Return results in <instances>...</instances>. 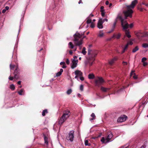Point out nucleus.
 Masks as SVG:
<instances>
[{
	"mask_svg": "<svg viewBox=\"0 0 148 148\" xmlns=\"http://www.w3.org/2000/svg\"><path fill=\"white\" fill-rule=\"evenodd\" d=\"M138 2V0H134L132 1L130 5H126L127 10L123 12L125 19H127V17H129L130 18L132 17V14L133 12L132 9L134 8Z\"/></svg>",
	"mask_w": 148,
	"mask_h": 148,
	"instance_id": "obj_1",
	"label": "nucleus"
},
{
	"mask_svg": "<svg viewBox=\"0 0 148 148\" xmlns=\"http://www.w3.org/2000/svg\"><path fill=\"white\" fill-rule=\"evenodd\" d=\"M88 54L90 55L88 59L85 62V64L86 65L89 64L90 66L92 65L93 63L95 60L94 57L97 54V53L94 50H92L90 49H89L88 51Z\"/></svg>",
	"mask_w": 148,
	"mask_h": 148,
	"instance_id": "obj_2",
	"label": "nucleus"
},
{
	"mask_svg": "<svg viewBox=\"0 0 148 148\" xmlns=\"http://www.w3.org/2000/svg\"><path fill=\"white\" fill-rule=\"evenodd\" d=\"M84 33L80 34L77 32L74 35L73 41L76 46H80V45L83 44V39L85 37V36H84Z\"/></svg>",
	"mask_w": 148,
	"mask_h": 148,
	"instance_id": "obj_3",
	"label": "nucleus"
},
{
	"mask_svg": "<svg viewBox=\"0 0 148 148\" xmlns=\"http://www.w3.org/2000/svg\"><path fill=\"white\" fill-rule=\"evenodd\" d=\"M71 113L69 110H67L63 112L62 116L60 118L59 121V124L61 125L70 115Z\"/></svg>",
	"mask_w": 148,
	"mask_h": 148,
	"instance_id": "obj_4",
	"label": "nucleus"
},
{
	"mask_svg": "<svg viewBox=\"0 0 148 148\" xmlns=\"http://www.w3.org/2000/svg\"><path fill=\"white\" fill-rule=\"evenodd\" d=\"M119 19L121 21V25L123 29H126L128 28V24L126 21L122 17V14L121 13H119L115 19L117 20Z\"/></svg>",
	"mask_w": 148,
	"mask_h": 148,
	"instance_id": "obj_5",
	"label": "nucleus"
},
{
	"mask_svg": "<svg viewBox=\"0 0 148 148\" xmlns=\"http://www.w3.org/2000/svg\"><path fill=\"white\" fill-rule=\"evenodd\" d=\"M104 82V81L101 77H98L95 81V83L96 86H99Z\"/></svg>",
	"mask_w": 148,
	"mask_h": 148,
	"instance_id": "obj_6",
	"label": "nucleus"
},
{
	"mask_svg": "<svg viewBox=\"0 0 148 148\" xmlns=\"http://www.w3.org/2000/svg\"><path fill=\"white\" fill-rule=\"evenodd\" d=\"M74 132L73 130L70 132L68 136L66 137V138L68 140H69L71 142L73 141L74 138Z\"/></svg>",
	"mask_w": 148,
	"mask_h": 148,
	"instance_id": "obj_7",
	"label": "nucleus"
},
{
	"mask_svg": "<svg viewBox=\"0 0 148 148\" xmlns=\"http://www.w3.org/2000/svg\"><path fill=\"white\" fill-rule=\"evenodd\" d=\"M127 117L125 115H122L119 117L117 119V121L119 122H122L126 120Z\"/></svg>",
	"mask_w": 148,
	"mask_h": 148,
	"instance_id": "obj_8",
	"label": "nucleus"
},
{
	"mask_svg": "<svg viewBox=\"0 0 148 148\" xmlns=\"http://www.w3.org/2000/svg\"><path fill=\"white\" fill-rule=\"evenodd\" d=\"M103 23L102 19H100L97 23V27L99 29L102 28L103 27L102 25Z\"/></svg>",
	"mask_w": 148,
	"mask_h": 148,
	"instance_id": "obj_9",
	"label": "nucleus"
},
{
	"mask_svg": "<svg viewBox=\"0 0 148 148\" xmlns=\"http://www.w3.org/2000/svg\"><path fill=\"white\" fill-rule=\"evenodd\" d=\"M18 71L19 70L18 69V68L17 67V68L14 71V78L18 79L19 77L18 75L19 74V72Z\"/></svg>",
	"mask_w": 148,
	"mask_h": 148,
	"instance_id": "obj_10",
	"label": "nucleus"
},
{
	"mask_svg": "<svg viewBox=\"0 0 148 148\" xmlns=\"http://www.w3.org/2000/svg\"><path fill=\"white\" fill-rule=\"evenodd\" d=\"M78 62V60H73L72 61V64L71 65V68L72 69H74L75 67L77 64V63Z\"/></svg>",
	"mask_w": 148,
	"mask_h": 148,
	"instance_id": "obj_11",
	"label": "nucleus"
},
{
	"mask_svg": "<svg viewBox=\"0 0 148 148\" xmlns=\"http://www.w3.org/2000/svg\"><path fill=\"white\" fill-rule=\"evenodd\" d=\"M113 136V135L112 133H110V134H109L106 139V143L108 142L112 138Z\"/></svg>",
	"mask_w": 148,
	"mask_h": 148,
	"instance_id": "obj_12",
	"label": "nucleus"
},
{
	"mask_svg": "<svg viewBox=\"0 0 148 148\" xmlns=\"http://www.w3.org/2000/svg\"><path fill=\"white\" fill-rule=\"evenodd\" d=\"M75 74L76 75H77L79 76H81L82 75V73L81 71L78 70H76L75 72Z\"/></svg>",
	"mask_w": 148,
	"mask_h": 148,
	"instance_id": "obj_13",
	"label": "nucleus"
},
{
	"mask_svg": "<svg viewBox=\"0 0 148 148\" xmlns=\"http://www.w3.org/2000/svg\"><path fill=\"white\" fill-rule=\"evenodd\" d=\"M117 60V58H115L109 61V63L110 65H112L114 62L115 61Z\"/></svg>",
	"mask_w": 148,
	"mask_h": 148,
	"instance_id": "obj_14",
	"label": "nucleus"
},
{
	"mask_svg": "<svg viewBox=\"0 0 148 148\" xmlns=\"http://www.w3.org/2000/svg\"><path fill=\"white\" fill-rule=\"evenodd\" d=\"M121 36V34L120 33L118 34L116 36L114 34L112 37V38H116L117 39H119Z\"/></svg>",
	"mask_w": 148,
	"mask_h": 148,
	"instance_id": "obj_15",
	"label": "nucleus"
},
{
	"mask_svg": "<svg viewBox=\"0 0 148 148\" xmlns=\"http://www.w3.org/2000/svg\"><path fill=\"white\" fill-rule=\"evenodd\" d=\"M63 69H60V71L58 72L56 74V77H59L62 74V73L63 72Z\"/></svg>",
	"mask_w": 148,
	"mask_h": 148,
	"instance_id": "obj_16",
	"label": "nucleus"
},
{
	"mask_svg": "<svg viewBox=\"0 0 148 148\" xmlns=\"http://www.w3.org/2000/svg\"><path fill=\"white\" fill-rule=\"evenodd\" d=\"M43 136H44L45 143L47 145H48V138L45 135L43 134Z\"/></svg>",
	"mask_w": 148,
	"mask_h": 148,
	"instance_id": "obj_17",
	"label": "nucleus"
},
{
	"mask_svg": "<svg viewBox=\"0 0 148 148\" xmlns=\"http://www.w3.org/2000/svg\"><path fill=\"white\" fill-rule=\"evenodd\" d=\"M101 89L102 91L104 92H106L108 90H109L110 88H106L103 87H101Z\"/></svg>",
	"mask_w": 148,
	"mask_h": 148,
	"instance_id": "obj_18",
	"label": "nucleus"
},
{
	"mask_svg": "<svg viewBox=\"0 0 148 148\" xmlns=\"http://www.w3.org/2000/svg\"><path fill=\"white\" fill-rule=\"evenodd\" d=\"M68 45L69 46V48L72 49L74 48V45H73V43L72 42H69L68 44Z\"/></svg>",
	"mask_w": 148,
	"mask_h": 148,
	"instance_id": "obj_19",
	"label": "nucleus"
},
{
	"mask_svg": "<svg viewBox=\"0 0 148 148\" xmlns=\"http://www.w3.org/2000/svg\"><path fill=\"white\" fill-rule=\"evenodd\" d=\"M139 50V48L138 46H136L134 49H133L132 52L135 53Z\"/></svg>",
	"mask_w": 148,
	"mask_h": 148,
	"instance_id": "obj_20",
	"label": "nucleus"
},
{
	"mask_svg": "<svg viewBox=\"0 0 148 148\" xmlns=\"http://www.w3.org/2000/svg\"><path fill=\"white\" fill-rule=\"evenodd\" d=\"M91 116L92 117V118L90 119V121L95 120V119L96 116L94 113H92L91 115Z\"/></svg>",
	"mask_w": 148,
	"mask_h": 148,
	"instance_id": "obj_21",
	"label": "nucleus"
},
{
	"mask_svg": "<svg viewBox=\"0 0 148 148\" xmlns=\"http://www.w3.org/2000/svg\"><path fill=\"white\" fill-rule=\"evenodd\" d=\"M117 22V20H115V22H114V23L112 26V31H113L114 30V29L115 27Z\"/></svg>",
	"mask_w": 148,
	"mask_h": 148,
	"instance_id": "obj_22",
	"label": "nucleus"
},
{
	"mask_svg": "<svg viewBox=\"0 0 148 148\" xmlns=\"http://www.w3.org/2000/svg\"><path fill=\"white\" fill-rule=\"evenodd\" d=\"M88 77L89 79H93L94 78L95 76L92 74H89L88 75Z\"/></svg>",
	"mask_w": 148,
	"mask_h": 148,
	"instance_id": "obj_23",
	"label": "nucleus"
},
{
	"mask_svg": "<svg viewBox=\"0 0 148 148\" xmlns=\"http://www.w3.org/2000/svg\"><path fill=\"white\" fill-rule=\"evenodd\" d=\"M86 22H87V24H89V23H92L91 22V19L90 18V17H88L87 18Z\"/></svg>",
	"mask_w": 148,
	"mask_h": 148,
	"instance_id": "obj_24",
	"label": "nucleus"
},
{
	"mask_svg": "<svg viewBox=\"0 0 148 148\" xmlns=\"http://www.w3.org/2000/svg\"><path fill=\"white\" fill-rule=\"evenodd\" d=\"M127 29H125V34L128 38H130L131 37V36L129 34V32Z\"/></svg>",
	"mask_w": 148,
	"mask_h": 148,
	"instance_id": "obj_25",
	"label": "nucleus"
},
{
	"mask_svg": "<svg viewBox=\"0 0 148 148\" xmlns=\"http://www.w3.org/2000/svg\"><path fill=\"white\" fill-rule=\"evenodd\" d=\"M104 36V34L102 32V31H100L99 32V34L98 36L100 37H103Z\"/></svg>",
	"mask_w": 148,
	"mask_h": 148,
	"instance_id": "obj_26",
	"label": "nucleus"
},
{
	"mask_svg": "<svg viewBox=\"0 0 148 148\" xmlns=\"http://www.w3.org/2000/svg\"><path fill=\"white\" fill-rule=\"evenodd\" d=\"M86 49L85 47H83L82 52V53L84 55H86Z\"/></svg>",
	"mask_w": 148,
	"mask_h": 148,
	"instance_id": "obj_27",
	"label": "nucleus"
},
{
	"mask_svg": "<svg viewBox=\"0 0 148 148\" xmlns=\"http://www.w3.org/2000/svg\"><path fill=\"white\" fill-rule=\"evenodd\" d=\"M48 112L47 110L46 109L44 110L42 112V115L43 116H45V113H47Z\"/></svg>",
	"mask_w": 148,
	"mask_h": 148,
	"instance_id": "obj_28",
	"label": "nucleus"
},
{
	"mask_svg": "<svg viewBox=\"0 0 148 148\" xmlns=\"http://www.w3.org/2000/svg\"><path fill=\"white\" fill-rule=\"evenodd\" d=\"M10 88L12 90H14L15 88V87L14 86L13 84H12L10 85Z\"/></svg>",
	"mask_w": 148,
	"mask_h": 148,
	"instance_id": "obj_29",
	"label": "nucleus"
},
{
	"mask_svg": "<svg viewBox=\"0 0 148 148\" xmlns=\"http://www.w3.org/2000/svg\"><path fill=\"white\" fill-rule=\"evenodd\" d=\"M85 145L86 146L88 145V146H90V143L88 144V141L87 140H85Z\"/></svg>",
	"mask_w": 148,
	"mask_h": 148,
	"instance_id": "obj_30",
	"label": "nucleus"
},
{
	"mask_svg": "<svg viewBox=\"0 0 148 148\" xmlns=\"http://www.w3.org/2000/svg\"><path fill=\"white\" fill-rule=\"evenodd\" d=\"M142 47L144 48L148 47V44L147 43H143L142 45Z\"/></svg>",
	"mask_w": 148,
	"mask_h": 148,
	"instance_id": "obj_31",
	"label": "nucleus"
},
{
	"mask_svg": "<svg viewBox=\"0 0 148 148\" xmlns=\"http://www.w3.org/2000/svg\"><path fill=\"white\" fill-rule=\"evenodd\" d=\"M72 91V90L69 89L67 91L66 93L68 95H69L71 93Z\"/></svg>",
	"mask_w": 148,
	"mask_h": 148,
	"instance_id": "obj_32",
	"label": "nucleus"
},
{
	"mask_svg": "<svg viewBox=\"0 0 148 148\" xmlns=\"http://www.w3.org/2000/svg\"><path fill=\"white\" fill-rule=\"evenodd\" d=\"M84 89V86L83 85H81L80 87V90L82 91Z\"/></svg>",
	"mask_w": 148,
	"mask_h": 148,
	"instance_id": "obj_33",
	"label": "nucleus"
},
{
	"mask_svg": "<svg viewBox=\"0 0 148 148\" xmlns=\"http://www.w3.org/2000/svg\"><path fill=\"white\" fill-rule=\"evenodd\" d=\"M23 90L22 89L21 90L19 91H18V93L20 95H22V93L23 92Z\"/></svg>",
	"mask_w": 148,
	"mask_h": 148,
	"instance_id": "obj_34",
	"label": "nucleus"
},
{
	"mask_svg": "<svg viewBox=\"0 0 148 148\" xmlns=\"http://www.w3.org/2000/svg\"><path fill=\"white\" fill-rule=\"evenodd\" d=\"M101 141L103 143H106V142H105V139L104 137H102L101 140Z\"/></svg>",
	"mask_w": 148,
	"mask_h": 148,
	"instance_id": "obj_35",
	"label": "nucleus"
},
{
	"mask_svg": "<svg viewBox=\"0 0 148 148\" xmlns=\"http://www.w3.org/2000/svg\"><path fill=\"white\" fill-rule=\"evenodd\" d=\"M144 37H148V32H146L143 34Z\"/></svg>",
	"mask_w": 148,
	"mask_h": 148,
	"instance_id": "obj_36",
	"label": "nucleus"
},
{
	"mask_svg": "<svg viewBox=\"0 0 148 148\" xmlns=\"http://www.w3.org/2000/svg\"><path fill=\"white\" fill-rule=\"evenodd\" d=\"M147 60V59L146 58L144 57L142 58L141 61L142 62H145V61H146Z\"/></svg>",
	"mask_w": 148,
	"mask_h": 148,
	"instance_id": "obj_37",
	"label": "nucleus"
},
{
	"mask_svg": "<svg viewBox=\"0 0 148 148\" xmlns=\"http://www.w3.org/2000/svg\"><path fill=\"white\" fill-rule=\"evenodd\" d=\"M15 66L14 65H12L11 64H10V66L11 69H14V68Z\"/></svg>",
	"mask_w": 148,
	"mask_h": 148,
	"instance_id": "obj_38",
	"label": "nucleus"
},
{
	"mask_svg": "<svg viewBox=\"0 0 148 148\" xmlns=\"http://www.w3.org/2000/svg\"><path fill=\"white\" fill-rule=\"evenodd\" d=\"M90 27L92 28H93L95 27V25L92 22L91 23Z\"/></svg>",
	"mask_w": 148,
	"mask_h": 148,
	"instance_id": "obj_39",
	"label": "nucleus"
},
{
	"mask_svg": "<svg viewBox=\"0 0 148 148\" xmlns=\"http://www.w3.org/2000/svg\"><path fill=\"white\" fill-rule=\"evenodd\" d=\"M104 8V7L103 6H102L101 7V12H104V10L103 9Z\"/></svg>",
	"mask_w": 148,
	"mask_h": 148,
	"instance_id": "obj_40",
	"label": "nucleus"
},
{
	"mask_svg": "<svg viewBox=\"0 0 148 148\" xmlns=\"http://www.w3.org/2000/svg\"><path fill=\"white\" fill-rule=\"evenodd\" d=\"M134 71H132L130 74V76H132L133 75H135Z\"/></svg>",
	"mask_w": 148,
	"mask_h": 148,
	"instance_id": "obj_41",
	"label": "nucleus"
},
{
	"mask_svg": "<svg viewBox=\"0 0 148 148\" xmlns=\"http://www.w3.org/2000/svg\"><path fill=\"white\" fill-rule=\"evenodd\" d=\"M134 26L133 24L132 23L131 24L129 25H128V27L129 26V27L130 28H131L133 27Z\"/></svg>",
	"mask_w": 148,
	"mask_h": 148,
	"instance_id": "obj_42",
	"label": "nucleus"
},
{
	"mask_svg": "<svg viewBox=\"0 0 148 148\" xmlns=\"http://www.w3.org/2000/svg\"><path fill=\"white\" fill-rule=\"evenodd\" d=\"M14 78V77H13L10 76L9 77V79L10 80H12Z\"/></svg>",
	"mask_w": 148,
	"mask_h": 148,
	"instance_id": "obj_43",
	"label": "nucleus"
},
{
	"mask_svg": "<svg viewBox=\"0 0 148 148\" xmlns=\"http://www.w3.org/2000/svg\"><path fill=\"white\" fill-rule=\"evenodd\" d=\"M137 36H139V37H144V36H143V34H139L138 35H137Z\"/></svg>",
	"mask_w": 148,
	"mask_h": 148,
	"instance_id": "obj_44",
	"label": "nucleus"
},
{
	"mask_svg": "<svg viewBox=\"0 0 148 148\" xmlns=\"http://www.w3.org/2000/svg\"><path fill=\"white\" fill-rule=\"evenodd\" d=\"M143 65L144 66H145L147 64V62H143Z\"/></svg>",
	"mask_w": 148,
	"mask_h": 148,
	"instance_id": "obj_45",
	"label": "nucleus"
},
{
	"mask_svg": "<svg viewBox=\"0 0 148 148\" xmlns=\"http://www.w3.org/2000/svg\"><path fill=\"white\" fill-rule=\"evenodd\" d=\"M66 62L67 64H69L70 62H69V60L68 59H66Z\"/></svg>",
	"mask_w": 148,
	"mask_h": 148,
	"instance_id": "obj_46",
	"label": "nucleus"
},
{
	"mask_svg": "<svg viewBox=\"0 0 148 148\" xmlns=\"http://www.w3.org/2000/svg\"><path fill=\"white\" fill-rule=\"evenodd\" d=\"M127 44H128V45H132L133 44V42L132 41H130L128 42V43Z\"/></svg>",
	"mask_w": 148,
	"mask_h": 148,
	"instance_id": "obj_47",
	"label": "nucleus"
},
{
	"mask_svg": "<svg viewBox=\"0 0 148 148\" xmlns=\"http://www.w3.org/2000/svg\"><path fill=\"white\" fill-rule=\"evenodd\" d=\"M80 77V79L81 80L83 81L84 80V78L83 77H82V76Z\"/></svg>",
	"mask_w": 148,
	"mask_h": 148,
	"instance_id": "obj_48",
	"label": "nucleus"
},
{
	"mask_svg": "<svg viewBox=\"0 0 148 148\" xmlns=\"http://www.w3.org/2000/svg\"><path fill=\"white\" fill-rule=\"evenodd\" d=\"M128 46V44H127V45L125 46L124 49L126 50Z\"/></svg>",
	"mask_w": 148,
	"mask_h": 148,
	"instance_id": "obj_49",
	"label": "nucleus"
},
{
	"mask_svg": "<svg viewBox=\"0 0 148 148\" xmlns=\"http://www.w3.org/2000/svg\"><path fill=\"white\" fill-rule=\"evenodd\" d=\"M133 77L135 79H136L137 78V76L136 75H135H135H134L133 76Z\"/></svg>",
	"mask_w": 148,
	"mask_h": 148,
	"instance_id": "obj_50",
	"label": "nucleus"
},
{
	"mask_svg": "<svg viewBox=\"0 0 148 148\" xmlns=\"http://www.w3.org/2000/svg\"><path fill=\"white\" fill-rule=\"evenodd\" d=\"M101 12V15L103 17L105 15V13L104 12Z\"/></svg>",
	"mask_w": 148,
	"mask_h": 148,
	"instance_id": "obj_51",
	"label": "nucleus"
},
{
	"mask_svg": "<svg viewBox=\"0 0 148 148\" xmlns=\"http://www.w3.org/2000/svg\"><path fill=\"white\" fill-rule=\"evenodd\" d=\"M146 147V146L145 145V144L144 145H143L140 148H145Z\"/></svg>",
	"mask_w": 148,
	"mask_h": 148,
	"instance_id": "obj_52",
	"label": "nucleus"
},
{
	"mask_svg": "<svg viewBox=\"0 0 148 148\" xmlns=\"http://www.w3.org/2000/svg\"><path fill=\"white\" fill-rule=\"evenodd\" d=\"M123 64H124V65H127V62H124V61H123Z\"/></svg>",
	"mask_w": 148,
	"mask_h": 148,
	"instance_id": "obj_53",
	"label": "nucleus"
},
{
	"mask_svg": "<svg viewBox=\"0 0 148 148\" xmlns=\"http://www.w3.org/2000/svg\"><path fill=\"white\" fill-rule=\"evenodd\" d=\"M66 65L64 64H63L62 66V68H65L66 67Z\"/></svg>",
	"mask_w": 148,
	"mask_h": 148,
	"instance_id": "obj_54",
	"label": "nucleus"
},
{
	"mask_svg": "<svg viewBox=\"0 0 148 148\" xmlns=\"http://www.w3.org/2000/svg\"><path fill=\"white\" fill-rule=\"evenodd\" d=\"M109 4V1H106V5H108Z\"/></svg>",
	"mask_w": 148,
	"mask_h": 148,
	"instance_id": "obj_55",
	"label": "nucleus"
},
{
	"mask_svg": "<svg viewBox=\"0 0 148 148\" xmlns=\"http://www.w3.org/2000/svg\"><path fill=\"white\" fill-rule=\"evenodd\" d=\"M5 10H8L9 8L8 6H6L5 7Z\"/></svg>",
	"mask_w": 148,
	"mask_h": 148,
	"instance_id": "obj_56",
	"label": "nucleus"
},
{
	"mask_svg": "<svg viewBox=\"0 0 148 148\" xmlns=\"http://www.w3.org/2000/svg\"><path fill=\"white\" fill-rule=\"evenodd\" d=\"M69 53L70 54L72 55V53H73L72 51V50H70L69 51Z\"/></svg>",
	"mask_w": 148,
	"mask_h": 148,
	"instance_id": "obj_57",
	"label": "nucleus"
},
{
	"mask_svg": "<svg viewBox=\"0 0 148 148\" xmlns=\"http://www.w3.org/2000/svg\"><path fill=\"white\" fill-rule=\"evenodd\" d=\"M105 21H106L107 22L108 21V20L106 18H105L103 20V22H104Z\"/></svg>",
	"mask_w": 148,
	"mask_h": 148,
	"instance_id": "obj_58",
	"label": "nucleus"
},
{
	"mask_svg": "<svg viewBox=\"0 0 148 148\" xmlns=\"http://www.w3.org/2000/svg\"><path fill=\"white\" fill-rule=\"evenodd\" d=\"M6 10H5V9H3L2 11V12L3 13H4L5 12H6Z\"/></svg>",
	"mask_w": 148,
	"mask_h": 148,
	"instance_id": "obj_59",
	"label": "nucleus"
},
{
	"mask_svg": "<svg viewBox=\"0 0 148 148\" xmlns=\"http://www.w3.org/2000/svg\"><path fill=\"white\" fill-rule=\"evenodd\" d=\"M65 64V62H61L60 63V65H63L64 64Z\"/></svg>",
	"mask_w": 148,
	"mask_h": 148,
	"instance_id": "obj_60",
	"label": "nucleus"
},
{
	"mask_svg": "<svg viewBox=\"0 0 148 148\" xmlns=\"http://www.w3.org/2000/svg\"><path fill=\"white\" fill-rule=\"evenodd\" d=\"M21 81H18V82H17V84H19V85H20L21 84Z\"/></svg>",
	"mask_w": 148,
	"mask_h": 148,
	"instance_id": "obj_61",
	"label": "nucleus"
},
{
	"mask_svg": "<svg viewBox=\"0 0 148 148\" xmlns=\"http://www.w3.org/2000/svg\"><path fill=\"white\" fill-rule=\"evenodd\" d=\"M73 58H74V59L73 60H75V59H76L77 58V57L76 56H74Z\"/></svg>",
	"mask_w": 148,
	"mask_h": 148,
	"instance_id": "obj_62",
	"label": "nucleus"
},
{
	"mask_svg": "<svg viewBox=\"0 0 148 148\" xmlns=\"http://www.w3.org/2000/svg\"><path fill=\"white\" fill-rule=\"evenodd\" d=\"M82 0H79V2H78V3L79 4L80 3H82Z\"/></svg>",
	"mask_w": 148,
	"mask_h": 148,
	"instance_id": "obj_63",
	"label": "nucleus"
},
{
	"mask_svg": "<svg viewBox=\"0 0 148 148\" xmlns=\"http://www.w3.org/2000/svg\"><path fill=\"white\" fill-rule=\"evenodd\" d=\"M112 3H110L109 4V7H110L112 6Z\"/></svg>",
	"mask_w": 148,
	"mask_h": 148,
	"instance_id": "obj_64",
	"label": "nucleus"
}]
</instances>
